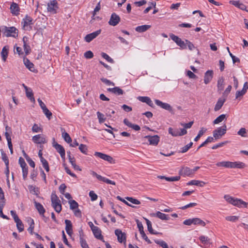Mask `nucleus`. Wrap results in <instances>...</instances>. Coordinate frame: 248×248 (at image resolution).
Masks as SVG:
<instances>
[{"label": "nucleus", "mask_w": 248, "mask_h": 248, "mask_svg": "<svg viewBox=\"0 0 248 248\" xmlns=\"http://www.w3.org/2000/svg\"><path fill=\"white\" fill-rule=\"evenodd\" d=\"M224 199L229 203L239 208L248 207V202H246L239 199L234 198L229 195H225Z\"/></svg>", "instance_id": "f257e3e1"}, {"label": "nucleus", "mask_w": 248, "mask_h": 248, "mask_svg": "<svg viewBox=\"0 0 248 248\" xmlns=\"http://www.w3.org/2000/svg\"><path fill=\"white\" fill-rule=\"evenodd\" d=\"M52 206L57 213H60L62 210V205L60 200L55 193H52L51 195Z\"/></svg>", "instance_id": "f03ea898"}, {"label": "nucleus", "mask_w": 248, "mask_h": 248, "mask_svg": "<svg viewBox=\"0 0 248 248\" xmlns=\"http://www.w3.org/2000/svg\"><path fill=\"white\" fill-rule=\"evenodd\" d=\"M227 131V126L224 124L221 127H219L215 129L213 132V135L216 140H217L221 138L224 136Z\"/></svg>", "instance_id": "7ed1b4c3"}, {"label": "nucleus", "mask_w": 248, "mask_h": 248, "mask_svg": "<svg viewBox=\"0 0 248 248\" xmlns=\"http://www.w3.org/2000/svg\"><path fill=\"white\" fill-rule=\"evenodd\" d=\"M4 34L6 37L16 38L18 36V30L14 27H6Z\"/></svg>", "instance_id": "20e7f679"}, {"label": "nucleus", "mask_w": 248, "mask_h": 248, "mask_svg": "<svg viewBox=\"0 0 248 248\" xmlns=\"http://www.w3.org/2000/svg\"><path fill=\"white\" fill-rule=\"evenodd\" d=\"M33 24L31 16H26L22 22V28L24 30L30 31L31 30V25Z\"/></svg>", "instance_id": "39448f33"}, {"label": "nucleus", "mask_w": 248, "mask_h": 248, "mask_svg": "<svg viewBox=\"0 0 248 248\" xmlns=\"http://www.w3.org/2000/svg\"><path fill=\"white\" fill-rule=\"evenodd\" d=\"M94 155L111 164H114L115 163V160L109 155L100 152H95L94 153Z\"/></svg>", "instance_id": "423d86ee"}, {"label": "nucleus", "mask_w": 248, "mask_h": 248, "mask_svg": "<svg viewBox=\"0 0 248 248\" xmlns=\"http://www.w3.org/2000/svg\"><path fill=\"white\" fill-rule=\"evenodd\" d=\"M90 173L93 176L96 177V178L99 181L104 182L108 184L115 185V182L112 181L110 180H109L104 177L100 175L97 174L95 171H94L93 170H90Z\"/></svg>", "instance_id": "0eeeda50"}, {"label": "nucleus", "mask_w": 248, "mask_h": 248, "mask_svg": "<svg viewBox=\"0 0 248 248\" xmlns=\"http://www.w3.org/2000/svg\"><path fill=\"white\" fill-rule=\"evenodd\" d=\"M115 234L117 236L118 241L120 243L124 242L125 245L126 243V234L125 233L123 232L121 230L116 229L115 231Z\"/></svg>", "instance_id": "6e6552de"}, {"label": "nucleus", "mask_w": 248, "mask_h": 248, "mask_svg": "<svg viewBox=\"0 0 248 248\" xmlns=\"http://www.w3.org/2000/svg\"><path fill=\"white\" fill-rule=\"evenodd\" d=\"M155 102L157 106L160 107L163 109H164L170 112L172 110V107L168 103H163V102L157 99H155Z\"/></svg>", "instance_id": "1a4fd4ad"}, {"label": "nucleus", "mask_w": 248, "mask_h": 248, "mask_svg": "<svg viewBox=\"0 0 248 248\" xmlns=\"http://www.w3.org/2000/svg\"><path fill=\"white\" fill-rule=\"evenodd\" d=\"M170 37L171 39L174 42H175L178 46H180L182 48H186V43L183 41H182L181 38L174 34L170 35Z\"/></svg>", "instance_id": "9d476101"}, {"label": "nucleus", "mask_w": 248, "mask_h": 248, "mask_svg": "<svg viewBox=\"0 0 248 248\" xmlns=\"http://www.w3.org/2000/svg\"><path fill=\"white\" fill-rule=\"evenodd\" d=\"M101 32V30H97L94 32L86 35L84 37V40L88 43L90 42L95 38Z\"/></svg>", "instance_id": "9b49d317"}, {"label": "nucleus", "mask_w": 248, "mask_h": 248, "mask_svg": "<svg viewBox=\"0 0 248 248\" xmlns=\"http://www.w3.org/2000/svg\"><path fill=\"white\" fill-rule=\"evenodd\" d=\"M32 141L36 144H42L46 142V137L40 134L34 136L32 138Z\"/></svg>", "instance_id": "f8f14e48"}, {"label": "nucleus", "mask_w": 248, "mask_h": 248, "mask_svg": "<svg viewBox=\"0 0 248 248\" xmlns=\"http://www.w3.org/2000/svg\"><path fill=\"white\" fill-rule=\"evenodd\" d=\"M57 8V2L55 0L51 1L47 4V10L52 14L56 13Z\"/></svg>", "instance_id": "ddd939ff"}, {"label": "nucleus", "mask_w": 248, "mask_h": 248, "mask_svg": "<svg viewBox=\"0 0 248 248\" xmlns=\"http://www.w3.org/2000/svg\"><path fill=\"white\" fill-rule=\"evenodd\" d=\"M145 138L148 139L151 145H156L159 141V137L157 135L153 136H146Z\"/></svg>", "instance_id": "4468645a"}, {"label": "nucleus", "mask_w": 248, "mask_h": 248, "mask_svg": "<svg viewBox=\"0 0 248 248\" xmlns=\"http://www.w3.org/2000/svg\"><path fill=\"white\" fill-rule=\"evenodd\" d=\"M213 77V70L207 71L204 77V82L205 84H208L212 79Z\"/></svg>", "instance_id": "2eb2a0df"}, {"label": "nucleus", "mask_w": 248, "mask_h": 248, "mask_svg": "<svg viewBox=\"0 0 248 248\" xmlns=\"http://www.w3.org/2000/svg\"><path fill=\"white\" fill-rule=\"evenodd\" d=\"M248 89V82H246L244 83L243 88L241 91H237L235 94V98L237 99L240 97L243 96L247 92Z\"/></svg>", "instance_id": "dca6fc26"}, {"label": "nucleus", "mask_w": 248, "mask_h": 248, "mask_svg": "<svg viewBox=\"0 0 248 248\" xmlns=\"http://www.w3.org/2000/svg\"><path fill=\"white\" fill-rule=\"evenodd\" d=\"M23 62L25 65L29 70L33 72L36 71L34 68V64L31 62L28 59L24 58Z\"/></svg>", "instance_id": "f3484780"}, {"label": "nucleus", "mask_w": 248, "mask_h": 248, "mask_svg": "<svg viewBox=\"0 0 248 248\" xmlns=\"http://www.w3.org/2000/svg\"><path fill=\"white\" fill-rule=\"evenodd\" d=\"M53 146L56 149L57 152L59 153L62 158H64L65 157V150L64 148L57 143H54L53 144Z\"/></svg>", "instance_id": "a211bd4d"}, {"label": "nucleus", "mask_w": 248, "mask_h": 248, "mask_svg": "<svg viewBox=\"0 0 248 248\" xmlns=\"http://www.w3.org/2000/svg\"><path fill=\"white\" fill-rule=\"evenodd\" d=\"M65 231L67 233L71 236L73 233V229H72V224L71 221L68 219H65Z\"/></svg>", "instance_id": "6ab92c4d"}, {"label": "nucleus", "mask_w": 248, "mask_h": 248, "mask_svg": "<svg viewBox=\"0 0 248 248\" xmlns=\"http://www.w3.org/2000/svg\"><path fill=\"white\" fill-rule=\"evenodd\" d=\"M107 91L108 92L112 93L116 95H120L124 94V91L118 87H116L113 88H108Z\"/></svg>", "instance_id": "aec40b11"}, {"label": "nucleus", "mask_w": 248, "mask_h": 248, "mask_svg": "<svg viewBox=\"0 0 248 248\" xmlns=\"http://www.w3.org/2000/svg\"><path fill=\"white\" fill-rule=\"evenodd\" d=\"M179 174L183 176H190L193 175L192 169L188 167H183L179 171Z\"/></svg>", "instance_id": "412c9836"}, {"label": "nucleus", "mask_w": 248, "mask_h": 248, "mask_svg": "<svg viewBox=\"0 0 248 248\" xmlns=\"http://www.w3.org/2000/svg\"><path fill=\"white\" fill-rule=\"evenodd\" d=\"M92 231L95 238L101 240H103V237L101 234V231L98 227L94 228Z\"/></svg>", "instance_id": "4be33fe9"}, {"label": "nucleus", "mask_w": 248, "mask_h": 248, "mask_svg": "<svg viewBox=\"0 0 248 248\" xmlns=\"http://www.w3.org/2000/svg\"><path fill=\"white\" fill-rule=\"evenodd\" d=\"M225 101H226L225 98H219L218 99V100L215 105V107L214 108V110L215 111H218L219 110H220L221 109V108H222V106L223 105Z\"/></svg>", "instance_id": "5701e85b"}, {"label": "nucleus", "mask_w": 248, "mask_h": 248, "mask_svg": "<svg viewBox=\"0 0 248 248\" xmlns=\"http://www.w3.org/2000/svg\"><path fill=\"white\" fill-rule=\"evenodd\" d=\"M139 100L142 102L146 103L149 106L152 107L153 104L151 100V99L149 97L147 96H139L138 97Z\"/></svg>", "instance_id": "b1692460"}, {"label": "nucleus", "mask_w": 248, "mask_h": 248, "mask_svg": "<svg viewBox=\"0 0 248 248\" xmlns=\"http://www.w3.org/2000/svg\"><path fill=\"white\" fill-rule=\"evenodd\" d=\"M158 178L161 179H165L167 181L169 182H173V181H177L180 180V176H177L175 177H166L165 176H158Z\"/></svg>", "instance_id": "393cba45"}, {"label": "nucleus", "mask_w": 248, "mask_h": 248, "mask_svg": "<svg viewBox=\"0 0 248 248\" xmlns=\"http://www.w3.org/2000/svg\"><path fill=\"white\" fill-rule=\"evenodd\" d=\"M34 203L36 209L37 210L39 214L41 215H44L45 212V209L43 205L40 203L36 202V201H34Z\"/></svg>", "instance_id": "a878e982"}, {"label": "nucleus", "mask_w": 248, "mask_h": 248, "mask_svg": "<svg viewBox=\"0 0 248 248\" xmlns=\"http://www.w3.org/2000/svg\"><path fill=\"white\" fill-rule=\"evenodd\" d=\"M246 167L245 164L242 162H232L231 168L243 169Z\"/></svg>", "instance_id": "bb28decb"}, {"label": "nucleus", "mask_w": 248, "mask_h": 248, "mask_svg": "<svg viewBox=\"0 0 248 248\" xmlns=\"http://www.w3.org/2000/svg\"><path fill=\"white\" fill-rule=\"evenodd\" d=\"M120 21V18L119 16H111L108 23L111 26H115L117 25Z\"/></svg>", "instance_id": "cd10ccee"}, {"label": "nucleus", "mask_w": 248, "mask_h": 248, "mask_svg": "<svg viewBox=\"0 0 248 248\" xmlns=\"http://www.w3.org/2000/svg\"><path fill=\"white\" fill-rule=\"evenodd\" d=\"M226 119H227L226 115L223 114L219 115L216 119H215L213 122V124H218L221 123L224 120H226Z\"/></svg>", "instance_id": "c85d7f7f"}, {"label": "nucleus", "mask_w": 248, "mask_h": 248, "mask_svg": "<svg viewBox=\"0 0 248 248\" xmlns=\"http://www.w3.org/2000/svg\"><path fill=\"white\" fill-rule=\"evenodd\" d=\"M10 9L13 14L17 15L19 14V7L17 4L16 3H12L11 5Z\"/></svg>", "instance_id": "c756f323"}, {"label": "nucleus", "mask_w": 248, "mask_h": 248, "mask_svg": "<svg viewBox=\"0 0 248 248\" xmlns=\"http://www.w3.org/2000/svg\"><path fill=\"white\" fill-rule=\"evenodd\" d=\"M151 25H144L142 26H139L136 28L135 30L139 32H142L147 31L151 28Z\"/></svg>", "instance_id": "7c9ffc66"}, {"label": "nucleus", "mask_w": 248, "mask_h": 248, "mask_svg": "<svg viewBox=\"0 0 248 248\" xmlns=\"http://www.w3.org/2000/svg\"><path fill=\"white\" fill-rule=\"evenodd\" d=\"M8 47L7 46H4L1 52V55L2 59L3 62H5L8 56Z\"/></svg>", "instance_id": "2f4dec72"}, {"label": "nucleus", "mask_w": 248, "mask_h": 248, "mask_svg": "<svg viewBox=\"0 0 248 248\" xmlns=\"http://www.w3.org/2000/svg\"><path fill=\"white\" fill-rule=\"evenodd\" d=\"M217 167H223L226 168H231L232 162L231 161H222L218 162L216 164Z\"/></svg>", "instance_id": "473e14b6"}, {"label": "nucleus", "mask_w": 248, "mask_h": 248, "mask_svg": "<svg viewBox=\"0 0 248 248\" xmlns=\"http://www.w3.org/2000/svg\"><path fill=\"white\" fill-rule=\"evenodd\" d=\"M193 224L195 225H200L202 227H204L206 225V223L204 221L198 217L193 218Z\"/></svg>", "instance_id": "72a5a7b5"}, {"label": "nucleus", "mask_w": 248, "mask_h": 248, "mask_svg": "<svg viewBox=\"0 0 248 248\" xmlns=\"http://www.w3.org/2000/svg\"><path fill=\"white\" fill-rule=\"evenodd\" d=\"M26 39H27V38L25 37H24L23 38L22 40H23V44H23L24 50L26 55H27L30 53L31 48H30V46H29L27 44L26 40Z\"/></svg>", "instance_id": "f704fd0d"}, {"label": "nucleus", "mask_w": 248, "mask_h": 248, "mask_svg": "<svg viewBox=\"0 0 248 248\" xmlns=\"http://www.w3.org/2000/svg\"><path fill=\"white\" fill-rule=\"evenodd\" d=\"M154 215L162 220H168L170 218L168 215L159 211L157 212L155 214H154Z\"/></svg>", "instance_id": "c9c22d12"}, {"label": "nucleus", "mask_w": 248, "mask_h": 248, "mask_svg": "<svg viewBox=\"0 0 248 248\" xmlns=\"http://www.w3.org/2000/svg\"><path fill=\"white\" fill-rule=\"evenodd\" d=\"M69 160L70 163L75 170H78L79 171L81 170V169L80 168V167L78 165H76L74 158H72L70 155H69Z\"/></svg>", "instance_id": "e433bc0d"}, {"label": "nucleus", "mask_w": 248, "mask_h": 248, "mask_svg": "<svg viewBox=\"0 0 248 248\" xmlns=\"http://www.w3.org/2000/svg\"><path fill=\"white\" fill-rule=\"evenodd\" d=\"M144 218L146 220L147 225V229H148V231L150 232V233H151V234H158V232H155L154 230L153 229L151 221L146 218Z\"/></svg>", "instance_id": "4c0bfd02"}, {"label": "nucleus", "mask_w": 248, "mask_h": 248, "mask_svg": "<svg viewBox=\"0 0 248 248\" xmlns=\"http://www.w3.org/2000/svg\"><path fill=\"white\" fill-rule=\"evenodd\" d=\"M207 129L205 127L201 128L199 132L198 135L195 138L194 141H197L206 132Z\"/></svg>", "instance_id": "58836bf2"}, {"label": "nucleus", "mask_w": 248, "mask_h": 248, "mask_svg": "<svg viewBox=\"0 0 248 248\" xmlns=\"http://www.w3.org/2000/svg\"><path fill=\"white\" fill-rule=\"evenodd\" d=\"M204 184H205V183L202 181L195 180H192L187 183L188 185L200 186L201 187L203 186Z\"/></svg>", "instance_id": "ea45409f"}, {"label": "nucleus", "mask_w": 248, "mask_h": 248, "mask_svg": "<svg viewBox=\"0 0 248 248\" xmlns=\"http://www.w3.org/2000/svg\"><path fill=\"white\" fill-rule=\"evenodd\" d=\"M16 224L17 228L19 232H21L24 230V225L21 220L19 218L15 221Z\"/></svg>", "instance_id": "a19ab883"}, {"label": "nucleus", "mask_w": 248, "mask_h": 248, "mask_svg": "<svg viewBox=\"0 0 248 248\" xmlns=\"http://www.w3.org/2000/svg\"><path fill=\"white\" fill-rule=\"evenodd\" d=\"M26 94L27 97L28 98H29L31 102L35 101L34 98L33 97V93H32V90H31V89L29 88V89L27 90V91L26 90Z\"/></svg>", "instance_id": "79ce46f5"}, {"label": "nucleus", "mask_w": 248, "mask_h": 248, "mask_svg": "<svg viewBox=\"0 0 248 248\" xmlns=\"http://www.w3.org/2000/svg\"><path fill=\"white\" fill-rule=\"evenodd\" d=\"M69 203L70 204V208L72 210H74V209L78 208V203L75 200H70L69 201Z\"/></svg>", "instance_id": "37998d69"}, {"label": "nucleus", "mask_w": 248, "mask_h": 248, "mask_svg": "<svg viewBox=\"0 0 248 248\" xmlns=\"http://www.w3.org/2000/svg\"><path fill=\"white\" fill-rule=\"evenodd\" d=\"M62 137L64 140L68 143H70L72 142V139L70 137L69 135L66 132H63L62 134Z\"/></svg>", "instance_id": "c03bdc74"}, {"label": "nucleus", "mask_w": 248, "mask_h": 248, "mask_svg": "<svg viewBox=\"0 0 248 248\" xmlns=\"http://www.w3.org/2000/svg\"><path fill=\"white\" fill-rule=\"evenodd\" d=\"M169 133L171 134L172 136L177 137L180 136L179 131L178 129L173 130L171 127L169 128Z\"/></svg>", "instance_id": "a18cd8bd"}, {"label": "nucleus", "mask_w": 248, "mask_h": 248, "mask_svg": "<svg viewBox=\"0 0 248 248\" xmlns=\"http://www.w3.org/2000/svg\"><path fill=\"white\" fill-rule=\"evenodd\" d=\"M78 148L81 153L85 155L87 154L88 148L86 145L81 144L79 145Z\"/></svg>", "instance_id": "49530a36"}, {"label": "nucleus", "mask_w": 248, "mask_h": 248, "mask_svg": "<svg viewBox=\"0 0 248 248\" xmlns=\"http://www.w3.org/2000/svg\"><path fill=\"white\" fill-rule=\"evenodd\" d=\"M224 79L222 77L220 78L217 81V87L219 90L221 91L223 89Z\"/></svg>", "instance_id": "de8ad7c7"}, {"label": "nucleus", "mask_w": 248, "mask_h": 248, "mask_svg": "<svg viewBox=\"0 0 248 248\" xmlns=\"http://www.w3.org/2000/svg\"><path fill=\"white\" fill-rule=\"evenodd\" d=\"M237 134L243 137H247V130L244 127L241 128L237 132Z\"/></svg>", "instance_id": "09e8293b"}, {"label": "nucleus", "mask_w": 248, "mask_h": 248, "mask_svg": "<svg viewBox=\"0 0 248 248\" xmlns=\"http://www.w3.org/2000/svg\"><path fill=\"white\" fill-rule=\"evenodd\" d=\"M155 243L160 245L163 248H169L167 244L163 240H156L155 241Z\"/></svg>", "instance_id": "8fccbe9b"}, {"label": "nucleus", "mask_w": 248, "mask_h": 248, "mask_svg": "<svg viewBox=\"0 0 248 248\" xmlns=\"http://www.w3.org/2000/svg\"><path fill=\"white\" fill-rule=\"evenodd\" d=\"M97 115L99 120V123L100 124L103 123L104 122H105L106 118L104 117V115L103 114L98 111L97 112Z\"/></svg>", "instance_id": "3c124183"}, {"label": "nucleus", "mask_w": 248, "mask_h": 248, "mask_svg": "<svg viewBox=\"0 0 248 248\" xmlns=\"http://www.w3.org/2000/svg\"><path fill=\"white\" fill-rule=\"evenodd\" d=\"M193 142H190V143H189L188 144H187V145H185V146L181 148V152L183 153L186 152L189 150V149L191 148Z\"/></svg>", "instance_id": "603ef678"}, {"label": "nucleus", "mask_w": 248, "mask_h": 248, "mask_svg": "<svg viewBox=\"0 0 248 248\" xmlns=\"http://www.w3.org/2000/svg\"><path fill=\"white\" fill-rule=\"evenodd\" d=\"M125 199L128 201L129 202H130L131 203H132L133 204H140V202L136 199H134L133 198H132V197H127L125 198Z\"/></svg>", "instance_id": "864d4df0"}, {"label": "nucleus", "mask_w": 248, "mask_h": 248, "mask_svg": "<svg viewBox=\"0 0 248 248\" xmlns=\"http://www.w3.org/2000/svg\"><path fill=\"white\" fill-rule=\"evenodd\" d=\"M41 161L42 163L43 167L45 168L47 172L49 171V167L47 161L45 158H42Z\"/></svg>", "instance_id": "5fc2aeb1"}, {"label": "nucleus", "mask_w": 248, "mask_h": 248, "mask_svg": "<svg viewBox=\"0 0 248 248\" xmlns=\"http://www.w3.org/2000/svg\"><path fill=\"white\" fill-rule=\"evenodd\" d=\"M46 117L49 119H50L51 117L52 116V113L47 109L46 107L43 109H42Z\"/></svg>", "instance_id": "6e6d98bb"}, {"label": "nucleus", "mask_w": 248, "mask_h": 248, "mask_svg": "<svg viewBox=\"0 0 248 248\" xmlns=\"http://www.w3.org/2000/svg\"><path fill=\"white\" fill-rule=\"evenodd\" d=\"M25 158L29 164L32 168L35 167L34 162L27 155H25Z\"/></svg>", "instance_id": "4d7b16f0"}, {"label": "nucleus", "mask_w": 248, "mask_h": 248, "mask_svg": "<svg viewBox=\"0 0 248 248\" xmlns=\"http://www.w3.org/2000/svg\"><path fill=\"white\" fill-rule=\"evenodd\" d=\"M102 57L106 59L108 62L112 63L113 62V60L111 59L108 55L104 52H102L101 53Z\"/></svg>", "instance_id": "13d9d810"}, {"label": "nucleus", "mask_w": 248, "mask_h": 248, "mask_svg": "<svg viewBox=\"0 0 248 248\" xmlns=\"http://www.w3.org/2000/svg\"><path fill=\"white\" fill-rule=\"evenodd\" d=\"M226 220L227 221H232V222H235L236 220L238 219V217L237 216H227L225 217Z\"/></svg>", "instance_id": "bf43d9fd"}, {"label": "nucleus", "mask_w": 248, "mask_h": 248, "mask_svg": "<svg viewBox=\"0 0 248 248\" xmlns=\"http://www.w3.org/2000/svg\"><path fill=\"white\" fill-rule=\"evenodd\" d=\"M101 80L108 86H114L115 85L113 82L105 78H101Z\"/></svg>", "instance_id": "052dcab7"}, {"label": "nucleus", "mask_w": 248, "mask_h": 248, "mask_svg": "<svg viewBox=\"0 0 248 248\" xmlns=\"http://www.w3.org/2000/svg\"><path fill=\"white\" fill-rule=\"evenodd\" d=\"M199 239L200 240L201 242L203 244H207L209 240V239L208 238V237L204 235H202L200 236Z\"/></svg>", "instance_id": "680f3d73"}, {"label": "nucleus", "mask_w": 248, "mask_h": 248, "mask_svg": "<svg viewBox=\"0 0 248 248\" xmlns=\"http://www.w3.org/2000/svg\"><path fill=\"white\" fill-rule=\"evenodd\" d=\"M2 159L4 162L6 166L9 165V159L6 155L2 152L1 153Z\"/></svg>", "instance_id": "e2e57ef3"}, {"label": "nucleus", "mask_w": 248, "mask_h": 248, "mask_svg": "<svg viewBox=\"0 0 248 248\" xmlns=\"http://www.w3.org/2000/svg\"><path fill=\"white\" fill-rule=\"evenodd\" d=\"M228 142V141H224V142H222L219 143L218 144H217L214 145V146H213L212 147V149H217V148H218L219 147H222L223 145H224L225 144H226Z\"/></svg>", "instance_id": "0e129e2a"}, {"label": "nucleus", "mask_w": 248, "mask_h": 248, "mask_svg": "<svg viewBox=\"0 0 248 248\" xmlns=\"http://www.w3.org/2000/svg\"><path fill=\"white\" fill-rule=\"evenodd\" d=\"M84 55L87 59H91L93 57V53L90 50L86 51L84 53Z\"/></svg>", "instance_id": "69168bd1"}, {"label": "nucleus", "mask_w": 248, "mask_h": 248, "mask_svg": "<svg viewBox=\"0 0 248 248\" xmlns=\"http://www.w3.org/2000/svg\"><path fill=\"white\" fill-rule=\"evenodd\" d=\"M89 196L92 201H95L97 199V195L93 191L89 192Z\"/></svg>", "instance_id": "338daca9"}, {"label": "nucleus", "mask_w": 248, "mask_h": 248, "mask_svg": "<svg viewBox=\"0 0 248 248\" xmlns=\"http://www.w3.org/2000/svg\"><path fill=\"white\" fill-rule=\"evenodd\" d=\"M80 243L82 248H89L85 239H81L80 240Z\"/></svg>", "instance_id": "774afa93"}]
</instances>
